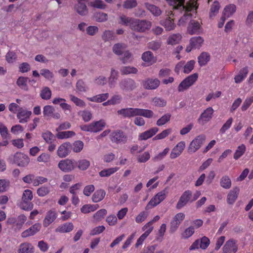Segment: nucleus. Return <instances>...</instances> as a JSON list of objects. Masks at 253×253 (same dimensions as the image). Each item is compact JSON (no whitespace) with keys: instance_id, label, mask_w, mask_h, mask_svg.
<instances>
[{"instance_id":"57","label":"nucleus","mask_w":253,"mask_h":253,"mask_svg":"<svg viewBox=\"0 0 253 253\" xmlns=\"http://www.w3.org/2000/svg\"><path fill=\"white\" fill-rule=\"evenodd\" d=\"M121 72L124 75L136 74L137 72V69L133 67H124L121 69Z\"/></svg>"},{"instance_id":"5","label":"nucleus","mask_w":253,"mask_h":253,"mask_svg":"<svg viewBox=\"0 0 253 253\" xmlns=\"http://www.w3.org/2000/svg\"><path fill=\"white\" fill-rule=\"evenodd\" d=\"M7 161L9 163L16 164L20 167H27L30 162L29 157L22 152H16L10 156Z\"/></svg>"},{"instance_id":"34","label":"nucleus","mask_w":253,"mask_h":253,"mask_svg":"<svg viewBox=\"0 0 253 253\" xmlns=\"http://www.w3.org/2000/svg\"><path fill=\"white\" fill-rule=\"evenodd\" d=\"M108 97L109 93H105L99 94L91 97H87V99L92 102L100 103L106 100Z\"/></svg>"},{"instance_id":"51","label":"nucleus","mask_w":253,"mask_h":253,"mask_svg":"<svg viewBox=\"0 0 253 253\" xmlns=\"http://www.w3.org/2000/svg\"><path fill=\"white\" fill-rule=\"evenodd\" d=\"M118 72L114 69H112L111 75L109 78V84L111 87H112L115 84L118 78Z\"/></svg>"},{"instance_id":"62","label":"nucleus","mask_w":253,"mask_h":253,"mask_svg":"<svg viewBox=\"0 0 253 253\" xmlns=\"http://www.w3.org/2000/svg\"><path fill=\"white\" fill-rule=\"evenodd\" d=\"M146 7L148 10H149L153 15L155 16L159 15L161 13L160 9L158 7L154 5L147 4Z\"/></svg>"},{"instance_id":"38","label":"nucleus","mask_w":253,"mask_h":253,"mask_svg":"<svg viewBox=\"0 0 253 253\" xmlns=\"http://www.w3.org/2000/svg\"><path fill=\"white\" fill-rule=\"evenodd\" d=\"M210 59V55L207 52H203L199 56L198 61L200 66H203L207 64Z\"/></svg>"},{"instance_id":"17","label":"nucleus","mask_w":253,"mask_h":253,"mask_svg":"<svg viewBox=\"0 0 253 253\" xmlns=\"http://www.w3.org/2000/svg\"><path fill=\"white\" fill-rule=\"evenodd\" d=\"M185 217V214L183 212H179L175 214L170 223V231L171 232H174L177 230Z\"/></svg>"},{"instance_id":"46","label":"nucleus","mask_w":253,"mask_h":253,"mask_svg":"<svg viewBox=\"0 0 253 253\" xmlns=\"http://www.w3.org/2000/svg\"><path fill=\"white\" fill-rule=\"evenodd\" d=\"M119 170L118 167L111 168L101 170L99 172V175L101 177L109 176Z\"/></svg>"},{"instance_id":"21","label":"nucleus","mask_w":253,"mask_h":253,"mask_svg":"<svg viewBox=\"0 0 253 253\" xmlns=\"http://www.w3.org/2000/svg\"><path fill=\"white\" fill-rule=\"evenodd\" d=\"M42 228V225L40 223H36L29 228L24 231L22 234L21 236L23 238H27L29 236H32L35 235L39 232Z\"/></svg>"},{"instance_id":"10","label":"nucleus","mask_w":253,"mask_h":253,"mask_svg":"<svg viewBox=\"0 0 253 253\" xmlns=\"http://www.w3.org/2000/svg\"><path fill=\"white\" fill-rule=\"evenodd\" d=\"M206 136L202 134L195 137L190 143L188 150L189 153H195L199 150L206 141Z\"/></svg>"},{"instance_id":"36","label":"nucleus","mask_w":253,"mask_h":253,"mask_svg":"<svg viewBox=\"0 0 253 253\" xmlns=\"http://www.w3.org/2000/svg\"><path fill=\"white\" fill-rule=\"evenodd\" d=\"M220 186L225 189H229L231 188L232 183L229 176L225 175L222 176L220 180Z\"/></svg>"},{"instance_id":"53","label":"nucleus","mask_w":253,"mask_h":253,"mask_svg":"<svg viewBox=\"0 0 253 253\" xmlns=\"http://www.w3.org/2000/svg\"><path fill=\"white\" fill-rule=\"evenodd\" d=\"M27 80L28 79L26 77H20L17 79L16 84L21 88L27 90H28Z\"/></svg>"},{"instance_id":"18","label":"nucleus","mask_w":253,"mask_h":253,"mask_svg":"<svg viewBox=\"0 0 253 253\" xmlns=\"http://www.w3.org/2000/svg\"><path fill=\"white\" fill-rule=\"evenodd\" d=\"M202 31L200 22L194 20H191L187 27V32L190 35L200 34Z\"/></svg>"},{"instance_id":"27","label":"nucleus","mask_w":253,"mask_h":253,"mask_svg":"<svg viewBox=\"0 0 253 253\" xmlns=\"http://www.w3.org/2000/svg\"><path fill=\"white\" fill-rule=\"evenodd\" d=\"M172 16L173 14L171 13L169 18H167L165 20L161 21V24L164 27L167 31L172 30L175 27V24L173 22V19L172 17Z\"/></svg>"},{"instance_id":"44","label":"nucleus","mask_w":253,"mask_h":253,"mask_svg":"<svg viewBox=\"0 0 253 253\" xmlns=\"http://www.w3.org/2000/svg\"><path fill=\"white\" fill-rule=\"evenodd\" d=\"M84 143L82 141L77 140L75 141L71 145V148L74 152L79 153L83 149Z\"/></svg>"},{"instance_id":"59","label":"nucleus","mask_w":253,"mask_h":253,"mask_svg":"<svg viewBox=\"0 0 253 253\" xmlns=\"http://www.w3.org/2000/svg\"><path fill=\"white\" fill-rule=\"evenodd\" d=\"M55 111L54 108L51 105H46L43 108V114L44 117L51 116Z\"/></svg>"},{"instance_id":"50","label":"nucleus","mask_w":253,"mask_h":253,"mask_svg":"<svg viewBox=\"0 0 253 253\" xmlns=\"http://www.w3.org/2000/svg\"><path fill=\"white\" fill-rule=\"evenodd\" d=\"M195 64V61L193 60L188 61L186 64L184 63L183 73L185 74L190 73L193 70Z\"/></svg>"},{"instance_id":"33","label":"nucleus","mask_w":253,"mask_h":253,"mask_svg":"<svg viewBox=\"0 0 253 253\" xmlns=\"http://www.w3.org/2000/svg\"><path fill=\"white\" fill-rule=\"evenodd\" d=\"M106 195V192L102 189L97 190L92 196V200L94 203L102 201Z\"/></svg>"},{"instance_id":"35","label":"nucleus","mask_w":253,"mask_h":253,"mask_svg":"<svg viewBox=\"0 0 253 253\" xmlns=\"http://www.w3.org/2000/svg\"><path fill=\"white\" fill-rule=\"evenodd\" d=\"M56 132V137L60 139H68L74 136L76 134L75 132L70 130L65 131H60Z\"/></svg>"},{"instance_id":"39","label":"nucleus","mask_w":253,"mask_h":253,"mask_svg":"<svg viewBox=\"0 0 253 253\" xmlns=\"http://www.w3.org/2000/svg\"><path fill=\"white\" fill-rule=\"evenodd\" d=\"M171 132L172 129L171 128L164 129L162 132L155 136L153 139L155 141L164 139L168 135H169Z\"/></svg>"},{"instance_id":"16","label":"nucleus","mask_w":253,"mask_h":253,"mask_svg":"<svg viewBox=\"0 0 253 253\" xmlns=\"http://www.w3.org/2000/svg\"><path fill=\"white\" fill-rule=\"evenodd\" d=\"M237 251V241L232 239L227 241L222 249L223 253H236Z\"/></svg>"},{"instance_id":"49","label":"nucleus","mask_w":253,"mask_h":253,"mask_svg":"<svg viewBox=\"0 0 253 253\" xmlns=\"http://www.w3.org/2000/svg\"><path fill=\"white\" fill-rule=\"evenodd\" d=\"M107 213V210L104 209L99 210L93 214V219L95 221H99L103 218Z\"/></svg>"},{"instance_id":"52","label":"nucleus","mask_w":253,"mask_h":253,"mask_svg":"<svg viewBox=\"0 0 253 253\" xmlns=\"http://www.w3.org/2000/svg\"><path fill=\"white\" fill-rule=\"evenodd\" d=\"M194 227L189 226L186 228L181 234V237L183 239H188L191 237L194 233Z\"/></svg>"},{"instance_id":"60","label":"nucleus","mask_w":253,"mask_h":253,"mask_svg":"<svg viewBox=\"0 0 253 253\" xmlns=\"http://www.w3.org/2000/svg\"><path fill=\"white\" fill-rule=\"evenodd\" d=\"M79 114L82 116L83 120L85 122H88L90 121L92 118L91 113L87 110H84L79 113Z\"/></svg>"},{"instance_id":"37","label":"nucleus","mask_w":253,"mask_h":253,"mask_svg":"<svg viewBox=\"0 0 253 253\" xmlns=\"http://www.w3.org/2000/svg\"><path fill=\"white\" fill-rule=\"evenodd\" d=\"M98 208V205L85 204L81 208V211L83 213L86 214L96 211Z\"/></svg>"},{"instance_id":"30","label":"nucleus","mask_w":253,"mask_h":253,"mask_svg":"<svg viewBox=\"0 0 253 253\" xmlns=\"http://www.w3.org/2000/svg\"><path fill=\"white\" fill-rule=\"evenodd\" d=\"M239 192V189L238 188H235L231 190L227 196V202L230 205L233 204L238 198Z\"/></svg>"},{"instance_id":"45","label":"nucleus","mask_w":253,"mask_h":253,"mask_svg":"<svg viewBox=\"0 0 253 253\" xmlns=\"http://www.w3.org/2000/svg\"><path fill=\"white\" fill-rule=\"evenodd\" d=\"M220 8L219 3L217 1H214L212 4L209 16L210 18H213L218 13L219 9Z\"/></svg>"},{"instance_id":"15","label":"nucleus","mask_w":253,"mask_h":253,"mask_svg":"<svg viewBox=\"0 0 253 253\" xmlns=\"http://www.w3.org/2000/svg\"><path fill=\"white\" fill-rule=\"evenodd\" d=\"M204 42V39L200 36L194 37L190 40L189 44L186 47V51L190 52L193 48H199Z\"/></svg>"},{"instance_id":"23","label":"nucleus","mask_w":253,"mask_h":253,"mask_svg":"<svg viewBox=\"0 0 253 253\" xmlns=\"http://www.w3.org/2000/svg\"><path fill=\"white\" fill-rule=\"evenodd\" d=\"M71 145L69 142H65L60 145L57 149V154L60 158H65L70 152Z\"/></svg>"},{"instance_id":"9","label":"nucleus","mask_w":253,"mask_h":253,"mask_svg":"<svg viewBox=\"0 0 253 253\" xmlns=\"http://www.w3.org/2000/svg\"><path fill=\"white\" fill-rule=\"evenodd\" d=\"M168 193L167 188H165L161 191L158 192L155 195L149 202L146 207V210H149L154 208L161 203L166 197Z\"/></svg>"},{"instance_id":"19","label":"nucleus","mask_w":253,"mask_h":253,"mask_svg":"<svg viewBox=\"0 0 253 253\" xmlns=\"http://www.w3.org/2000/svg\"><path fill=\"white\" fill-rule=\"evenodd\" d=\"M32 115V112L26 109L19 108L17 113V118L20 123H27Z\"/></svg>"},{"instance_id":"22","label":"nucleus","mask_w":253,"mask_h":253,"mask_svg":"<svg viewBox=\"0 0 253 253\" xmlns=\"http://www.w3.org/2000/svg\"><path fill=\"white\" fill-rule=\"evenodd\" d=\"M160 81L158 79L149 78L142 82L143 87L149 90L155 89L160 85Z\"/></svg>"},{"instance_id":"13","label":"nucleus","mask_w":253,"mask_h":253,"mask_svg":"<svg viewBox=\"0 0 253 253\" xmlns=\"http://www.w3.org/2000/svg\"><path fill=\"white\" fill-rule=\"evenodd\" d=\"M186 147V143L184 141H180L178 142L175 146L172 149L170 154L169 158L171 159H175L179 157Z\"/></svg>"},{"instance_id":"61","label":"nucleus","mask_w":253,"mask_h":253,"mask_svg":"<svg viewBox=\"0 0 253 253\" xmlns=\"http://www.w3.org/2000/svg\"><path fill=\"white\" fill-rule=\"evenodd\" d=\"M50 160V156L45 153H42L37 158V161L39 163H47Z\"/></svg>"},{"instance_id":"41","label":"nucleus","mask_w":253,"mask_h":253,"mask_svg":"<svg viewBox=\"0 0 253 253\" xmlns=\"http://www.w3.org/2000/svg\"><path fill=\"white\" fill-rule=\"evenodd\" d=\"M182 36L179 34H174L169 36L167 42L169 44H175L178 43L181 40Z\"/></svg>"},{"instance_id":"63","label":"nucleus","mask_w":253,"mask_h":253,"mask_svg":"<svg viewBox=\"0 0 253 253\" xmlns=\"http://www.w3.org/2000/svg\"><path fill=\"white\" fill-rule=\"evenodd\" d=\"M125 46L121 44H116L114 45L113 50L115 53L121 55L125 50Z\"/></svg>"},{"instance_id":"6","label":"nucleus","mask_w":253,"mask_h":253,"mask_svg":"<svg viewBox=\"0 0 253 253\" xmlns=\"http://www.w3.org/2000/svg\"><path fill=\"white\" fill-rule=\"evenodd\" d=\"M106 122L103 120L93 122L88 125H84L80 126L81 130L84 131L97 133L105 127Z\"/></svg>"},{"instance_id":"56","label":"nucleus","mask_w":253,"mask_h":253,"mask_svg":"<svg viewBox=\"0 0 253 253\" xmlns=\"http://www.w3.org/2000/svg\"><path fill=\"white\" fill-rule=\"evenodd\" d=\"M51 96V91L49 87H44L41 91V96L45 100H48L50 98Z\"/></svg>"},{"instance_id":"11","label":"nucleus","mask_w":253,"mask_h":253,"mask_svg":"<svg viewBox=\"0 0 253 253\" xmlns=\"http://www.w3.org/2000/svg\"><path fill=\"white\" fill-rule=\"evenodd\" d=\"M62 171L68 172L73 171L76 167V162L73 159H66L61 160L58 165Z\"/></svg>"},{"instance_id":"24","label":"nucleus","mask_w":253,"mask_h":253,"mask_svg":"<svg viewBox=\"0 0 253 253\" xmlns=\"http://www.w3.org/2000/svg\"><path fill=\"white\" fill-rule=\"evenodd\" d=\"M57 218V213L55 210H51L47 211L43 220V225L46 227L52 223Z\"/></svg>"},{"instance_id":"40","label":"nucleus","mask_w":253,"mask_h":253,"mask_svg":"<svg viewBox=\"0 0 253 253\" xmlns=\"http://www.w3.org/2000/svg\"><path fill=\"white\" fill-rule=\"evenodd\" d=\"M246 150V147L244 144H241L238 146L234 154L233 158L237 160L241 157L245 153Z\"/></svg>"},{"instance_id":"32","label":"nucleus","mask_w":253,"mask_h":253,"mask_svg":"<svg viewBox=\"0 0 253 253\" xmlns=\"http://www.w3.org/2000/svg\"><path fill=\"white\" fill-rule=\"evenodd\" d=\"M33 248L32 245L29 243L21 244L18 249V253H32Z\"/></svg>"},{"instance_id":"4","label":"nucleus","mask_w":253,"mask_h":253,"mask_svg":"<svg viewBox=\"0 0 253 253\" xmlns=\"http://www.w3.org/2000/svg\"><path fill=\"white\" fill-rule=\"evenodd\" d=\"M201 192L197 191L193 194L192 191L187 190L185 191L181 195L176 205V208L180 209L186 205L188 203H191L196 200L200 196Z\"/></svg>"},{"instance_id":"26","label":"nucleus","mask_w":253,"mask_h":253,"mask_svg":"<svg viewBox=\"0 0 253 253\" xmlns=\"http://www.w3.org/2000/svg\"><path fill=\"white\" fill-rule=\"evenodd\" d=\"M249 72L248 67L242 68L239 73L234 77V81L236 84L242 82L247 77Z\"/></svg>"},{"instance_id":"54","label":"nucleus","mask_w":253,"mask_h":253,"mask_svg":"<svg viewBox=\"0 0 253 253\" xmlns=\"http://www.w3.org/2000/svg\"><path fill=\"white\" fill-rule=\"evenodd\" d=\"M154 106L159 107H165L167 105V101L161 97H155L152 100Z\"/></svg>"},{"instance_id":"42","label":"nucleus","mask_w":253,"mask_h":253,"mask_svg":"<svg viewBox=\"0 0 253 253\" xmlns=\"http://www.w3.org/2000/svg\"><path fill=\"white\" fill-rule=\"evenodd\" d=\"M90 162L86 159H81L76 162V166L81 170H86L90 166Z\"/></svg>"},{"instance_id":"47","label":"nucleus","mask_w":253,"mask_h":253,"mask_svg":"<svg viewBox=\"0 0 253 253\" xmlns=\"http://www.w3.org/2000/svg\"><path fill=\"white\" fill-rule=\"evenodd\" d=\"M171 118V115L169 113L166 114L162 116L156 122L158 126H162L168 123Z\"/></svg>"},{"instance_id":"3","label":"nucleus","mask_w":253,"mask_h":253,"mask_svg":"<svg viewBox=\"0 0 253 253\" xmlns=\"http://www.w3.org/2000/svg\"><path fill=\"white\" fill-rule=\"evenodd\" d=\"M118 114L124 117H132L136 116H142L147 118L153 117L154 113L152 110L140 108H128L118 111Z\"/></svg>"},{"instance_id":"14","label":"nucleus","mask_w":253,"mask_h":253,"mask_svg":"<svg viewBox=\"0 0 253 253\" xmlns=\"http://www.w3.org/2000/svg\"><path fill=\"white\" fill-rule=\"evenodd\" d=\"M213 113V109L212 107L207 108L200 115L198 120V123L201 125H205L211 119Z\"/></svg>"},{"instance_id":"7","label":"nucleus","mask_w":253,"mask_h":253,"mask_svg":"<svg viewBox=\"0 0 253 253\" xmlns=\"http://www.w3.org/2000/svg\"><path fill=\"white\" fill-rule=\"evenodd\" d=\"M198 74L194 73L185 78L178 85L177 90L179 92H183L187 90L196 82Z\"/></svg>"},{"instance_id":"28","label":"nucleus","mask_w":253,"mask_h":253,"mask_svg":"<svg viewBox=\"0 0 253 253\" xmlns=\"http://www.w3.org/2000/svg\"><path fill=\"white\" fill-rule=\"evenodd\" d=\"M141 58L148 66L152 65L156 61V58L154 56L153 53L149 51L144 52L142 55Z\"/></svg>"},{"instance_id":"58","label":"nucleus","mask_w":253,"mask_h":253,"mask_svg":"<svg viewBox=\"0 0 253 253\" xmlns=\"http://www.w3.org/2000/svg\"><path fill=\"white\" fill-rule=\"evenodd\" d=\"M42 137L47 143H51L54 138L53 134L49 131H46L42 133Z\"/></svg>"},{"instance_id":"55","label":"nucleus","mask_w":253,"mask_h":253,"mask_svg":"<svg viewBox=\"0 0 253 253\" xmlns=\"http://www.w3.org/2000/svg\"><path fill=\"white\" fill-rule=\"evenodd\" d=\"M134 82L131 80H128L127 81H124L120 84L121 87L123 89H126L127 90L132 89V87L134 86Z\"/></svg>"},{"instance_id":"31","label":"nucleus","mask_w":253,"mask_h":253,"mask_svg":"<svg viewBox=\"0 0 253 253\" xmlns=\"http://www.w3.org/2000/svg\"><path fill=\"white\" fill-rule=\"evenodd\" d=\"M236 6L234 4L227 5L223 9L222 15L226 18H229L236 12Z\"/></svg>"},{"instance_id":"48","label":"nucleus","mask_w":253,"mask_h":253,"mask_svg":"<svg viewBox=\"0 0 253 253\" xmlns=\"http://www.w3.org/2000/svg\"><path fill=\"white\" fill-rule=\"evenodd\" d=\"M253 103V95L246 97L241 107L242 111H246L251 106Z\"/></svg>"},{"instance_id":"25","label":"nucleus","mask_w":253,"mask_h":253,"mask_svg":"<svg viewBox=\"0 0 253 253\" xmlns=\"http://www.w3.org/2000/svg\"><path fill=\"white\" fill-rule=\"evenodd\" d=\"M159 131L157 127H153L149 129L140 133L138 135V139L140 140H146L154 136Z\"/></svg>"},{"instance_id":"2","label":"nucleus","mask_w":253,"mask_h":253,"mask_svg":"<svg viewBox=\"0 0 253 253\" xmlns=\"http://www.w3.org/2000/svg\"><path fill=\"white\" fill-rule=\"evenodd\" d=\"M119 23L122 25L129 26L130 28L138 32H144L149 29L151 24L150 22L146 21H136L122 15L120 17Z\"/></svg>"},{"instance_id":"12","label":"nucleus","mask_w":253,"mask_h":253,"mask_svg":"<svg viewBox=\"0 0 253 253\" xmlns=\"http://www.w3.org/2000/svg\"><path fill=\"white\" fill-rule=\"evenodd\" d=\"M210 244V239L208 237L204 236L201 239L195 240L190 246L189 250L190 251L198 250L199 249L206 250L208 248Z\"/></svg>"},{"instance_id":"43","label":"nucleus","mask_w":253,"mask_h":253,"mask_svg":"<svg viewBox=\"0 0 253 253\" xmlns=\"http://www.w3.org/2000/svg\"><path fill=\"white\" fill-rule=\"evenodd\" d=\"M77 12L81 15H85L87 12V8L84 3H78L75 6Z\"/></svg>"},{"instance_id":"8","label":"nucleus","mask_w":253,"mask_h":253,"mask_svg":"<svg viewBox=\"0 0 253 253\" xmlns=\"http://www.w3.org/2000/svg\"><path fill=\"white\" fill-rule=\"evenodd\" d=\"M33 198V193L31 190H25L22 197V202L20 204V207L25 211H30L33 208V204L31 202Z\"/></svg>"},{"instance_id":"64","label":"nucleus","mask_w":253,"mask_h":253,"mask_svg":"<svg viewBox=\"0 0 253 253\" xmlns=\"http://www.w3.org/2000/svg\"><path fill=\"white\" fill-rule=\"evenodd\" d=\"M153 229L154 227L151 225V222H147L142 227V230L144 232L143 234L148 236L152 232Z\"/></svg>"},{"instance_id":"29","label":"nucleus","mask_w":253,"mask_h":253,"mask_svg":"<svg viewBox=\"0 0 253 253\" xmlns=\"http://www.w3.org/2000/svg\"><path fill=\"white\" fill-rule=\"evenodd\" d=\"M74 225L72 222H66L58 226L55 229V232L61 233H68L72 231Z\"/></svg>"},{"instance_id":"1","label":"nucleus","mask_w":253,"mask_h":253,"mask_svg":"<svg viewBox=\"0 0 253 253\" xmlns=\"http://www.w3.org/2000/svg\"><path fill=\"white\" fill-rule=\"evenodd\" d=\"M168 3L174 8L185 10L186 12L178 21L179 25H184L190 17L189 11L196 10L197 8V2L195 0H166Z\"/></svg>"},{"instance_id":"20","label":"nucleus","mask_w":253,"mask_h":253,"mask_svg":"<svg viewBox=\"0 0 253 253\" xmlns=\"http://www.w3.org/2000/svg\"><path fill=\"white\" fill-rule=\"evenodd\" d=\"M110 138L112 142L117 143L125 142L126 141V137L124 132L118 130L113 131L110 135Z\"/></svg>"}]
</instances>
